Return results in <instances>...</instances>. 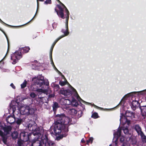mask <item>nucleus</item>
Here are the masks:
<instances>
[{
	"instance_id": "1",
	"label": "nucleus",
	"mask_w": 146,
	"mask_h": 146,
	"mask_svg": "<svg viewBox=\"0 0 146 146\" xmlns=\"http://www.w3.org/2000/svg\"><path fill=\"white\" fill-rule=\"evenodd\" d=\"M29 130L33 131L34 135H37V138L32 140L31 146H56L55 144L48 140L45 136H42L43 130L42 127H37V124L34 121H32L28 125Z\"/></svg>"
},
{
	"instance_id": "2",
	"label": "nucleus",
	"mask_w": 146,
	"mask_h": 146,
	"mask_svg": "<svg viewBox=\"0 0 146 146\" xmlns=\"http://www.w3.org/2000/svg\"><path fill=\"white\" fill-rule=\"evenodd\" d=\"M57 119L54 123V131L56 135H59L61 133L64 135V133L68 131V124L70 120L69 118L65 117L63 114L58 115L56 116Z\"/></svg>"
},
{
	"instance_id": "3",
	"label": "nucleus",
	"mask_w": 146,
	"mask_h": 146,
	"mask_svg": "<svg viewBox=\"0 0 146 146\" xmlns=\"http://www.w3.org/2000/svg\"><path fill=\"white\" fill-rule=\"evenodd\" d=\"M58 2H60L61 4V5H58V7L59 9V11H57V13L58 15L60 16L61 18L62 19H64V14L63 13V11L65 9L66 14L65 16L66 18V29H62V32L63 33L64 35L62 36L59 38H58L54 42L53 44L50 49V50H52L53 47L55 45L56 43L61 38L64 37L65 36H67L69 34L68 28V20L69 18V12L67 9L66 8L65 6L59 0H57Z\"/></svg>"
},
{
	"instance_id": "4",
	"label": "nucleus",
	"mask_w": 146,
	"mask_h": 146,
	"mask_svg": "<svg viewBox=\"0 0 146 146\" xmlns=\"http://www.w3.org/2000/svg\"><path fill=\"white\" fill-rule=\"evenodd\" d=\"M19 110L20 113L23 115H29L34 113V109L30 106H21Z\"/></svg>"
},
{
	"instance_id": "5",
	"label": "nucleus",
	"mask_w": 146,
	"mask_h": 146,
	"mask_svg": "<svg viewBox=\"0 0 146 146\" xmlns=\"http://www.w3.org/2000/svg\"><path fill=\"white\" fill-rule=\"evenodd\" d=\"M32 80L34 84L38 85L39 87L44 86L43 84H45L46 86H48L49 84L48 81L45 83L44 77L42 76L34 77L32 78Z\"/></svg>"
},
{
	"instance_id": "6",
	"label": "nucleus",
	"mask_w": 146,
	"mask_h": 146,
	"mask_svg": "<svg viewBox=\"0 0 146 146\" xmlns=\"http://www.w3.org/2000/svg\"><path fill=\"white\" fill-rule=\"evenodd\" d=\"M120 121L121 123H122L123 125H125L126 123H127V125H129L130 123L129 121H127L126 117L124 116L121 115L120 116ZM124 125L123 127V130L124 133L125 134H127L129 133V130L127 128V127H125Z\"/></svg>"
},
{
	"instance_id": "7",
	"label": "nucleus",
	"mask_w": 146,
	"mask_h": 146,
	"mask_svg": "<svg viewBox=\"0 0 146 146\" xmlns=\"http://www.w3.org/2000/svg\"><path fill=\"white\" fill-rule=\"evenodd\" d=\"M22 57L21 54V52L16 51L11 55V59L13 61L12 64H15Z\"/></svg>"
},
{
	"instance_id": "8",
	"label": "nucleus",
	"mask_w": 146,
	"mask_h": 146,
	"mask_svg": "<svg viewBox=\"0 0 146 146\" xmlns=\"http://www.w3.org/2000/svg\"><path fill=\"white\" fill-rule=\"evenodd\" d=\"M59 103L62 108L67 109L68 108L69 105L71 104V102L68 99L62 98L60 100Z\"/></svg>"
},
{
	"instance_id": "9",
	"label": "nucleus",
	"mask_w": 146,
	"mask_h": 146,
	"mask_svg": "<svg viewBox=\"0 0 146 146\" xmlns=\"http://www.w3.org/2000/svg\"><path fill=\"white\" fill-rule=\"evenodd\" d=\"M121 130L120 129H118L117 131L115 132L113 134L114 137L113 139V142H114V144L113 145H110L109 146H117V141L118 138L121 135Z\"/></svg>"
},
{
	"instance_id": "10",
	"label": "nucleus",
	"mask_w": 146,
	"mask_h": 146,
	"mask_svg": "<svg viewBox=\"0 0 146 146\" xmlns=\"http://www.w3.org/2000/svg\"><path fill=\"white\" fill-rule=\"evenodd\" d=\"M20 137L23 141H27L28 139V133L24 131L21 132L20 134Z\"/></svg>"
},
{
	"instance_id": "11",
	"label": "nucleus",
	"mask_w": 146,
	"mask_h": 146,
	"mask_svg": "<svg viewBox=\"0 0 146 146\" xmlns=\"http://www.w3.org/2000/svg\"><path fill=\"white\" fill-rule=\"evenodd\" d=\"M32 86H31V88L32 90L36 91L39 93H45L47 92V90L44 89V86H42L41 87V88L36 89V90L32 89Z\"/></svg>"
},
{
	"instance_id": "12",
	"label": "nucleus",
	"mask_w": 146,
	"mask_h": 146,
	"mask_svg": "<svg viewBox=\"0 0 146 146\" xmlns=\"http://www.w3.org/2000/svg\"><path fill=\"white\" fill-rule=\"evenodd\" d=\"M16 120L15 117L12 116H8L6 118L7 122L10 124L13 123Z\"/></svg>"
},
{
	"instance_id": "13",
	"label": "nucleus",
	"mask_w": 146,
	"mask_h": 146,
	"mask_svg": "<svg viewBox=\"0 0 146 146\" xmlns=\"http://www.w3.org/2000/svg\"><path fill=\"white\" fill-rule=\"evenodd\" d=\"M60 93L65 96L69 95L70 94V92L69 91L66 90H65L63 88H62L60 90Z\"/></svg>"
},
{
	"instance_id": "14",
	"label": "nucleus",
	"mask_w": 146,
	"mask_h": 146,
	"mask_svg": "<svg viewBox=\"0 0 146 146\" xmlns=\"http://www.w3.org/2000/svg\"><path fill=\"white\" fill-rule=\"evenodd\" d=\"M72 88L73 92H74V95L77 98L78 100L79 101H82L83 102H84V101L82 100L80 97V96L78 94L77 92H76V90L74 88Z\"/></svg>"
},
{
	"instance_id": "15",
	"label": "nucleus",
	"mask_w": 146,
	"mask_h": 146,
	"mask_svg": "<svg viewBox=\"0 0 146 146\" xmlns=\"http://www.w3.org/2000/svg\"><path fill=\"white\" fill-rule=\"evenodd\" d=\"M11 129L12 128L10 126H7L6 127H4L3 129L4 132L6 133V134L9 133Z\"/></svg>"
},
{
	"instance_id": "16",
	"label": "nucleus",
	"mask_w": 146,
	"mask_h": 146,
	"mask_svg": "<svg viewBox=\"0 0 146 146\" xmlns=\"http://www.w3.org/2000/svg\"><path fill=\"white\" fill-rule=\"evenodd\" d=\"M135 129L139 135L143 133L141 131V129L139 126L138 125H136L135 126Z\"/></svg>"
},
{
	"instance_id": "17",
	"label": "nucleus",
	"mask_w": 146,
	"mask_h": 146,
	"mask_svg": "<svg viewBox=\"0 0 146 146\" xmlns=\"http://www.w3.org/2000/svg\"><path fill=\"white\" fill-rule=\"evenodd\" d=\"M15 103V102L14 101H11V103L10 104V106L11 107V108H12L13 110V113L14 111H15L17 110L16 109V106H14L13 105V104H14Z\"/></svg>"
},
{
	"instance_id": "18",
	"label": "nucleus",
	"mask_w": 146,
	"mask_h": 146,
	"mask_svg": "<svg viewBox=\"0 0 146 146\" xmlns=\"http://www.w3.org/2000/svg\"><path fill=\"white\" fill-rule=\"evenodd\" d=\"M59 107L58 104L56 102H54L53 105V110L54 112H55L56 109Z\"/></svg>"
},
{
	"instance_id": "19",
	"label": "nucleus",
	"mask_w": 146,
	"mask_h": 146,
	"mask_svg": "<svg viewBox=\"0 0 146 146\" xmlns=\"http://www.w3.org/2000/svg\"><path fill=\"white\" fill-rule=\"evenodd\" d=\"M138 104V102L136 100L133 101L132 102L131 107L133 109H135Z\"/></svg>"
},
{
	"instance_id": "20",
	"label": "nucleus",
	"mask_w": 146,
	"mask_h": 146,
	"mask_svg": "<svg viewBox=\"0 0 146 146\" xmlns=\"http://www.w3.org/2000/svg\"><path fill=\"white\" fill-rule=\"evenodd\" d=\"M30 50L29 47H25L21 48V51L23 53H26L27 52Z\"/></svg>"
},
{
	"instance_id": "21",
	"label": "nucleus",
	"mask_w": 146,
	"mask_h": 146,
	"mask_svg": "<svg viewBox=\"0 0 146 146\" xmlns=\"http://www.w3.org/2000/svg\"><path fill=\"white\" fill-rule=\"evenodd\" d=\"M141 136L142 141L146 143V136H145L142 133L139 135Z\"/></svg>"
},
{
	"instance_id": "22",
	"label": "nucleus",
	"mask_w": 146,
	"mask_h": 146,
	"mask_svg": "<svg viewBox=\"0 0 146 146\" xmlns=\"http://www.w3.org/2000/svg\"><path fill=\"white\" fill-rule=\"evenodd\" d=\"M120 141L121 142L123 143L126 142H128L126 141V138L123 136H121L120 138Z\"/></svg>"
},
{
	"instance_id": "23",
	"label": "nucleus",
	"mask_w": 146,
	"mask_h": 146,
	"mask_svg": "<svg viewBox=\"0 0 146 146\" xmlns=\"http://www.w3.org/2000/svg\"><path fill=\"white\" fill-rule=\"evenodd\" d=\"M133 113L129 111H127L125 113V115L127 117H130L133 115Z\"/></svg>"
},
{
	"instance_id": "24",
	"label": "nucleus",
	"mask_w": 146,
	"mask_h": 146,
	"mask_svg": "<svg viewBox=\"0 0 146 146\" xmlns=\"http://www.w3.org/2000/svg\"><path fill=\"white\" fill-rule=\"evenodd\" d=\"M18 135V133L17 132H14L12 134L13 138L15 139L17 137Z\"/></svg>"
},
{
	"instance_id": "25",
	"label": "nucleus",
	"mask_w": 146,
	"mask_h": 146,
	"mask_svg": "<svg viewBox=\"0 0 146 146\" xmlns=\"http://www.w3.org/2000/svg\"><path fill=\"white\" fill-rule=\"evenodd\" d=\"M0 135L2 137L3 139V141L5 144L6 143V140L4 137V134L3 132L0 130Z\"/></svg>"
},
{
	"instance_id": "26",
	"label": "nucleus",
	"mask_w": 146,
	"mask_h": 146,
	"mask_svg": "<svg viewBox=\"0 0 146 146\" xmlns=\"http://www.w3.org/2000/svg\"><path fill=\"white\" fill-rule=\"evenodd\" d=\"M13 115L14 117L15 118L16 116H19L20 115V113L18 112V110H17L13 112Z\"/></svg>"
},
{
	"instance_id": "27",
	"label": "nucleus",
	"mask_w": 146,
	"mask_h": 146,
	"mask_svg": "<svg viewBox=\"0 0 146 146\" xmlns=\"http://www.w3.org/2000/svg\"><path fill=\"white\" fill-rule=\"evenodd\" d=\"M27 83L26 80H25L24 82L21 85V88H25L26 86Z\"/></svg>"
},
{
	"instance_id": "28",
	"label": "nucleus",
	"mask_w": 146,
	"mask_h": 146,
	"mask_svg": "<svg viewBox=\"0 0 146 146\" xmlns=\"http://www.w3.org/2000/svg\"><path fill=\"white\" fill-rule=\"evenodd\" d=\"M54 90L56 91H57L59 89V86L57 84H54Z\"/></svg>"
},
{
	"instance_id": "29",
	"label": "nucleus",
	"mask_w": 146,
	"mask_h": 146,
	"mask_svg": "<svg viewBox=\"0 0 146 146\" xmlns=\"http://www.w3.org/2000/svg\"><path fill=\"white\" fill-rule=\"evenodd\" d=\"M98 115L97 113H93L92 115V117L96 119L98 117Z\"/></svg>"
},
{
	"instance_id": "30",
	"label": "nucleus",
	"mask_w": 146,
	"mask_h": 146,
	"mask_svg": "<svg viewBox=\"0 0 146 146\" xmlns=\"http://www.w3.org/2000/svg\"><path fill=\"white\" fill-rule=\"evenodd\" d=\"M67 82V81H60L59 83V84L61 86H63L65 85L66 83Z\"/></svg>"
},
{
	"instance_id": "31",
	"label": "nucleus",
	"mask_w": 146,
	"mask_h": 146,
	"mask_svg": "<svg viewBox=\"0 0 146 146\" xmlns=\"http://www.w3.org/2000/svg\"><path fill=\"white\" fill-rule=\"evenodd\" d=\"M141 111L143 113H146V106L143 107V108H141Z\"/></svg>"
},
{
	"instance_id": "32",
	"label": "nucleus",
	"mask_w": 146,
	"mask_h": 146,
	"mask_svg": "<svg viewBox=\"0 0 146 146\" xmlns=\"http://www.w3.org/2000/svg\"><path fill=\"white\" fill-rule=\"evenodd\" d=\"M121 146H130V145L128 142H126L123 143Z\"/></svg>"
},
{
	"instance_id": "33",
	"label": "nucleus",
	"mask_w": 146,
	"mask_h": 146,
	"mask_svg": "<svg viewBox=\"0 0 146 146\" xmlns=\"http://www.w3.org/2000/svg\"><path fill=\"white\" fill-rule=\"evenodd\" d=\"M93 140V138L92 137H90L89 140L87 141V143L88 144V143H92Z\"/></svg>"
},
{
	"instance_id": "34",
	"label": "nucleus",
	"mask_w": 146,
	"mask_h": 146,
	"mask_svg": "<svg viewBox=\"0 0 146 146\" xmlns=\"http://www.w3.org/2000/svg\"><path fill=\"white\" fill-rule=\"evenodd\" d=\"M127 95H125V96L123 98V99L121 100L120 103H121V102H122L123 101H124V100L127 99Z\"/></svg>"
},
{
	"instance_id": "35",
	"label": "nucleus",
	"mask_w": 146,
	"mask_h": 146,
	"mask_svg": "<svg viewBox=\"0 0 146 146\" xmlns=\"http://www.w3.org/2000/svg\"><path fill=\"white\" fill-rule=\"evenodd\" d=\"M30 96L32 98H35L36 96V94H35V93H34L33 92L31 93L30 94Z\"/></svg>"
},
{
	"instance_id": "36",
	"label": "nucleus",
	"mask_w": 146,
	"mask_h": 146,
	"mask_svg": "<svg viewBox=\"0 0 146 146\" xmlns=\"http://www.w3.org/2000/svg\"><path fill=\"white\" fill-rule=\"evenodd\" d=\"M51 0H46L44 2V4H47L51 3Z\"/></svg>"
},
{
	"instance_id": "37",
	"label": "nucleus",
	"mask_w": 146,
	"mask_h": 146,
	"mask_svg": "<svg viewBox=\"0 0 146 146\" xmlns=\"http://www.w3.org/2000/svg\"><path fill=\"white\" fill-rule=\"evenodd\" d=\"M21 120L20 119H18L17 121H16V122L17 124H20L21 123Z\"/></svg>"
},
{
	"instance_id": "38",
	"label": "nucleus",
	"mask_w": 146,
	"mask_h": 146,
	"mask_svg": "<svg viewBox=\"0 0 146 146\" xmlns=\"http://www.w3.org/2000/svg\"><path fill=\"white\" fill-rule=\"evenodd\" d=\"M56 23H54L52 24V27L54 29L56 27Z\"/></svg>"
},
{
	"instance_id": "39",
	"label": "nucleus",
	"mask_w": 146,
	"mask_h": 146,
	"mask_svg": "<svg viewBox=\"0 0 146 146\" xmlns=\"http://www.w3.org/2000/svg\"><path fill=\"white\" fill-rule=\"evenodd\" d=\"M44 1V0H37V8H38L39 4H38V1Z\"/></svg>"
},
{
	"instance_id": "40",
	"label": "nucleus",
	"mask_w": 146,
	"mask_h": 146,
	"mask_svg": "<svg viewBox=\"0 0 146 146\" xmlns=\"http://www.w3.org/2000/svg\"><path fill=\"white\" fill-rule=\"evenodd\" d=\"M11 86L13 89H15V86L13 83H11L10 85Z\"/></svg>"
},
{
	"instance_id": "41",
	"label": "nucleus",
	"mask_w": 146,
	"mask_h": 146,
	"mask_svg": "<svg viewBox=\"0 0 146 146\" xmlns=\"http://www.w3.org/2000/svg\"><path fill=\"white\" fill-rule=\"evenodd\" d=\"M71 111L72 112H74L75 113H76L77 112L74 109H72Z\"/></svg>"
},
{
	"instance_id": "42",
	"label": "nucleus",
	"mask_w": 146,
	"mask_h": 146,
	"mask_svg": "<svg viewBox=\"0 0 146 146\" xmlns=\"http://www.w3.org/2000/svg\"><path fill=\"white\" fill-rule=\"evenodd\" d=\"M18 145L19 146H21V142L20 141H18Z\"/></svg>"
},
{
	"instance_id": "43",
	"label": "nucleus",
	"mask_w": 146,
	"mask_h": 146,
	"mask_svg": "<svg viewBox=\"0 0 146 146\" xmlns=\"http://www.w3.org/2000/svg\"><path fill=\"white\" fill-rule=\"evenodd\" d=\"M94 107H95V108H100L95 105H94Z\"/></svg>"
},
{
	"instance_id": "44",
	"label": "nucleus",
	"mask_w": 146,
	"mask_h": 146,
	"mask_svg": "<svg viewBox=\"0 0 146 146\" xmlns=\"http://www.w3.org/2000/svg\"><path fill=\"white\" fill-rule=\"evenodd\" d=\"M81 142H83V143L84 142V139H82Z\"/></svg>"
},
{
	"instance_id": "45",
	"label": "nucleus",
	"mask_w": 146,
	"mask_h": 146,
	"mask_svg": "<svg viewBox=\"0 0 146 146\" xmlns=\"http://www.w3.org/2000/svg\"><path fill=\"white\" fill-rule=\"evenodd\" d=\"M35 63H36L37 62V61H35Z\"/></svg>"
},
{
	"instance_id": "46",
	"label": "nucleus",
	"mask_w": 146,
	"mask_h": 146,
	"mask_svg": "<svg viewBox=\"0 0 146 146\" xmlns=\"http://www.w3.org/2000/svg\"><path fill=\"white\" fill-rule=\"evenodd\" d=\"M66 135H63V136H66Z\"/></svg>"
},
{
	"instance_id": "47",
	"label": "nucleus",
	"mask_w": 146,
	"mask_h": 146,
	"mask_svg": "<svg viewBox=\"0 0 146 146\" xmlns=\"http://www.w3.org/2000/svg\"><path fill=\"white\" fill-rule=\"evenodd\" d=\"M144 91H146V89Z\"/></svg>"
}]
</instances>
